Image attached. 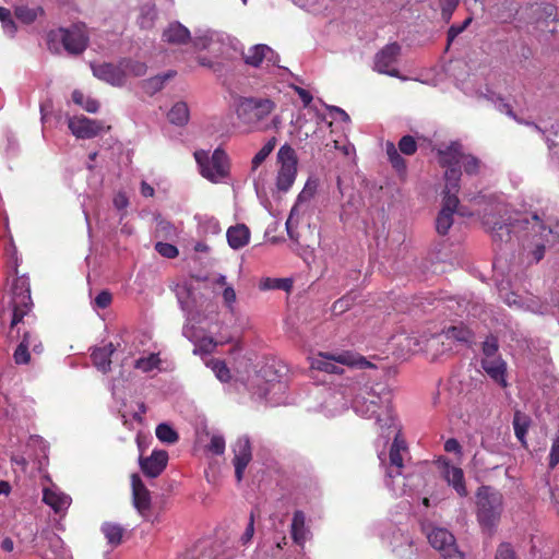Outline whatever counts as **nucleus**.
<instances>
[{"label":"nucleus","mask_w":559,"mask_h":559,"mask_svg":"<svg viewBox=\"0 0 559 559\" xmlns=\"http://www.w3.org/2000/svg\"><path fill=\"white\" fill-rule=\"evenodd\" d=\"M270 99L242 98L237 107L238 119L250 130H263L262 121L274 110Z\"/></svg>","instance_id":"obj_5"},{"label":"nucleus","mask_w":559,"mask_h":559,"mask_svg":"<svg viewBox=\"0 0 559 559\" xmlns=\"http://www.w3.org/2000/svg\"><path fill=\"white\" fill-rule=\"evenodd\" d=\"M31 353L39 355L43 353V344L38 340V335L34 330H25L22 340L14 350L13 358L17 365L28 364L31 361Z\"/></svg>","instance_id":"obj_11"},{"label":"nucleus","mask_w":559,"mask_h":559,"mask_svg":"<svg viewBox=\"0 0 559 559\" xmlns=\"http://www.w3.org/2000/svg\"><path fill=\"white\" fill-rule=\"evenodd\" d=\"M32 308L33 300L31 297L29 280L25 275L16 276L12 282L10 292L2 299L0 319L2 322L7 319L10 321L11 333L15 329L20 333L21 328L19 324H25L23 319L29 313Z\"/></svg>","instance_id":"obj_2"},{"label":"nucleus","mask_w":559,"mask_h":559,"mask_svg":"<svg viewBox=\"0 0 559 559\" xmlns=\"http://www.w3.org/2000/svg\"><path fill=\"white\" fill-rule=\"evenodd\" d=\"M0 21L3 24V28L10 32L15 29L14 21L12 20L11 12L4 7H0Z\"/></svg>","instance_id":"obj_55"},{"label":"nucleus","mask_w":559,"mask_h":559,"mask_svg":"<svg viewBox=\"0 0 559 559\" xmlns=\"http://www.w3.org/2000/svg\"><path fill=\"white\" fill-rule=\"evenodd\" d=\"M233 464L235 466V476L238 483L243 478V473L252 460L251 444L248 438L238 439L234 447Z\"/></svg>","instance_id":"obj_20"},{"label":"nucleus","mask_w":559,"mask_h":559,"mask_svg":"<svg viewBox=\"0 0 559 559\" xmlns=\"http://www.w3.org/2000/svg\"><path fill=\"white\" fill-rule=\"evenodd\" d=\"M293 287V282L289 278H271L265 277L260 283V288L262 290L269 289H282V290H290Z\"/></svg>","instance_id":"obj_39"},{"label":"nucleus","mask_w":559,"mask_h":559,"mask_svg":"<svg viewBox=\"0 0 559 559\" xmlns=\"http://www.w3.org/2000/svg\"><path fill=\"white\" fill-rule=\"evenodd\" d=\"M512 425L515 437L522 445L526 447V433L531 425V418L526 414L516 411L513 416Z\"/></svg>","instance_id":"obj_31"},{"label":"nucleus","mask_w":559,"mask_h":559,"mask_svg":"<svg viewBox=\"0 0 559 559\" xmlns=\"http://www.w3.org/2000/svg\"><path fill=\"white\" fill-rule=\"evenodd\" d=\"M277 140L275 136H272L253 156L251 162L252 170H257L258 167L267 158V156L272 153L274 147L276 146Z\"/></svg>","instance_id":"obj_37"},{"label":"nucleus","mask_w":559,"mask_h":559,"mask_svg":"<svg viewBox=\"0 0 559 559\" xmlns=\"http://www.w3.org/2000/svg\"><path fill=\"white\" fill-rule=\"evenodd\" d=\"M559 463V441L554 439L549 453V467L555 468Z\"/></svg>","instance_id":"obj_57"},{"label":"nucleus","mask_w":559,"mask_h":559,"mask_svg":"<svg viewBox=\"0 0 559 559\" xmlns=\"http://www.w3.org/2000/svg\"><path fill=\"white\" fill-rule=\"evenodd\" d=\"M417 142L412 135H404L399 141V150L402 154L412 156L417 152Z\"/></svg>","instance_id":"obj_45"},{"label":"nucleus","mask_w":559,"mask_h":559,"mask_svg":"<svg viewBox=\"0 0 559 559\" xmlns=\"http://www.w3.org/2000/svg\"><path fill=\"white\" fill-rule=\"evenodd\" d=\"M68 127L79 139H92L102 131L103 124L85 116L72 117L68 120Z\"/></svg>","instance_id":"obj_17"},{"label":"nucleus","mask_w":559,"mask_h":559,"mask_svg":"<svg viewBox=\"0 0 559 559\" xmlns=\"http://www.w3.org/2000/svg\"><path fill=\"white\" fill-rule=\"evenodd\" d=\"M38 13H43L41 8L32 9L27 7H20L15 10L16 17L26 24L33 23L37 19Z\"/></svg>","instance_id":"obj_42"},{"label":"nucleus","mask_w":559,"mask_h":559,"mask_svg":"<svg viewBox=\"0 0 559 559\" xmlns=\"http://www.w3.org/2000/svg\"><path fill=\"white\" fill-rule=\"evenodd\" d=\"M100 531L104 534L105 538L107 539V543L111 547H117L122 543L124 528L120 524L112 523V522H105L102 525Z\"/></svg>","instance_id":"obj_32"},{"label":"nucleus","mask_w":559,"mask_h":559,"mask_svg":"<svg viewBox=\"0 0 559 559\" xmlns=\"http://www.w3.org/2000/svg\"><path fill=\"white\" fill-rule=\"evenodd\" d=\"M243 61L253 68H260L263 63L277 66L280 56L267 45L258 44L248 49V52L243 55Z\"/></svg>","instance_id":"obj_12"},{"label":"nucleus","mask_w":559,"mask_h":559,"mask_svg":"<svg viewBox=\"0 0 559 559\" xmlns=\"http://www.w3.org/2000/svg\"><path fill=\"white\" fill-rule=\"evenodd\" d=\"M447 340L456 341L463 344H469L473 341V332L464 324L452 325L443 331Z\"/></svg>","instance_id":"obj_33"},{"label":"nucleus","mask_w":559,"mask_h":559,"mask_svg":"<svg viewBox=\"0 0 559 559\" xmlns=\"http://www.w3.org/2000/svg\"><path fill=\"white\" fill-rule=\"evenodd\" d=\"M43 502L47 504L55 514L63 518L72 503V499L69 495L63 492L57 486L45 487L43 489Z\"/></svg>","instance_id":"obj_15"},{"label":"nucleus","mask_w":559,"mask_h":559,"mask_svg":"<svg viewBox=\"0 0 559 559\" xmlns=\"http://www.w3.org/2000/svg\"><path fill=\"white\" fill-rule=\"evenodd\" d=\"M297 93L305 106H308L312 102V95L307 90L298 87Z\"/></svg>","instance_id":"obj_63"},{"label":"nucleus","mask_w":559,"mask_h":559,"mask_svg":"<svg viewBox=\"0 0 559 559\" xmlns=\"http://www.w3.org/2000/svg\"><path fill=\"white\" fill-rule=\"evenodd\" d=\"M40 537L45 542L43 546L47 548L40 554L43 559H61L63 557V540L59 535L50 530H46L41 532Z\"/></svg>","instance_id":"obj_23"},{"label":"nucleus","mask_w":559,"mask_h":559,"mask_svg":"<svg viewBox=\"0 0 559 559\" xmlns=\"http://www.w3.org/2000/svg\"><path fill=\"white\" fill-rule=\"evenodd\" d=\"M353 406L357 414L376 419V425L382 437L389 438L394 432L395 418L391 404V394L385 388L381 392L370 389L364 395H357L353 401Z\"/></svg>","instance_id":"obj_1"},{"label":"nucleus","mask_w":559,"mask_h":559,"mask_svg":"<svg viewBox=\"0 0 559 559\" xmlns=\"http://www.w3.org/2000/svg\"><path fill=\"white\" fill-rule=\"evenodd\" d=\"M444 451L461 454L462 447L456 439L450 438L444 442Z\"/></svg>","instance_id":"obj_59"},{"label":"nucleus","mask_w":559,"mask_h":559,"mask_svg":"<svg viewBox=\"0 0 559 559\" xmlns=\"http://www.w3.org/2000/svg\"><path fill=\"white\" fill-rule=\"evenodd\" d=\"M460 204L457 197L442 198V207L436 218V230L439 235L445 236L453 225V215Z\"/></svg>","instance_id":"obj_16"},{"label":"nucleus","mask_w":559,"mask_h":559,"mask_svg":"<svg viewBox=\"0 0 559 559\" xmlns=\"http://www.w3.org/2000/svg\"><path fill=\"white\" fill-rule=\"evenodd\" d=\"M114 205L117 210L121 211L129 205V199L123 192H118L114 198Z\"/></svg>","instance_id":"obj_58"},{"label":"nucleus","mask_w":559,"mask_h":559,"mask_svg":"<svg viewBox=\"0 0 559 559\" xmlns=\"http://www.w3.org/2000/svg\"><path fill=\"white\" fill-rule=\"evenodd\" d=\"M464 153L462 152V145L457 142H453L443 150H438V162L442 168L461 167L462 158Z\"/></svg>","instance_id":"obj_26"},{"label":"nucleus","mask_w":559,"mask_h":559,"mask_svg":"<svg viewBox=\"0 0 559 559\" xmlns=\"http://www.w3.org/2000/svg\"><path fill=\"white\" fill-rule=\"evenodd\" d=\"M154 192H155L154 188L151 185H148L145 181H142V183H141V194L143 197H146V198L153 197Z\"/></svg>","instance_id":"obj_64"},{"label":"nucleus","mask_w":559,"mask_h":559,"mask_svg":"<svg viewBox=\"0 0 559 559\" xmlns=\"http://www.w3.org/2000/svg\"><path fill=\"white\" fill-rule=\"evenodd\" d=\"M280 169L276 177V187L281 191H288L297 175V155L289 144H284L277 152Z\"/></svg>","instance_id":"obj_8"},{"label":"nucleus","mask_w":559,"mask_h":559,"mask_svg":"<svg viewBox=\"0 0 559 559\" xmlns=\"http://www.w3.org/2000/svg\"><path fill=\"white\" fill-rule=\"evenodd\" d=\"M207 366H211L216 378L222 382H228L231 379L230 370L224 360L212 359Z\"/></svg>","instance_id":"obj_41"},{"label":"nucleus","mask_w":559,"mask_h":559,"mask_svg":"<svg viewBox=\"0 0 559 559\" xmlns=\"http://www.w3.org/2000/svg\"><path fill=\"white\" fill-rule=\"evenodd\" d=\"M228 245L235 249H241L249 243L250 229L245 224H237L227 229Z\"/></svg>","instance_id":"obj_27"},{"label":"nucleus","mask_w":559,"mask_h":559,"mask_svg":"<svg viewBox=\"0 0 559 559\" xmlns=\"http://www.w3.org/2000/svg\"><path fill=\"white\" fill-rule=\"evenodd\" d=\"M190 39L189 29L182 24L175 22L170 23L163 32V40L173 45H183Z\"/></svg>","instance_id":"obj_28"},{"label":"nucleus","mask_w":559,"mask_h":559,"mask_svg":"<svg viewBox=\"0 0 559 559\" xmlns=\"http://www.w3.org/2000/svg\"><path fill=\"white\" fill-rule=\"evenodd\" d=\"M155 433L157 439L163 443L174 444L179 440L178 432L166 423L157 425Z\"/></svg>","instance_id":"obj_35"},{"label":"nucleus","mask_w":559,"mask_h":559,"mask_svg":"<svg viewBox=\"0 0 559 559\" xmlns=\"http://www.w3.org/2000/svg\"><path fill=\"white\" fill-rule=\"evenodd\" d=\"M112 295L108 290H102L94 299L95 306L99 309H105L110 306Z\"/></svg>","instance_id":"obj_54"},{"label":"nucleus","mask_w":559,"mask_h":559,"mask_svg":"<svg viewBox=\"0 0 559 559\" xmlns=\"http://www.w3.org/2000/svg\"><path fill=\"white\" fill-rule=\"evenodd\" d=\"M461 167H452L448 168L444 171V189L442 191L443 198L447 197H457V193L460 191V181H461Z\"/></svg>","instance_id":"obj_30"},{"label":"nucleus","mask_w":559,"mask_h":559,"mask_svg":"<svg viewBox=\"0 0 559 559\" xmlns=\"http://www.w3.org/2000/svg\"><path fill=\"white\" fill-rule=\"evenodd\" d=\"M116 350L117 348L111 342L94 347L91 353L94 367L103 373H108L111 370V356Z\"/></svg>","instance_id":"obj_25"},{"label":"nucleus","mask_w":559,"mask_h":559,"mask_svg":"<svg viewBox=\"0 0 559 559\" xmlns=\"http://www.w3.org/2000/svg\"><path fill=\"white\" fill-rule=\"evenodd\" d=\"M223 298L227 305H233L236 300L235 289L230 286L226 287L223 292Z\"/></svg>","instance_id":"obj_61"},{"label":"nucleus","mask_w":559,"mask_h":559,"mask_svg":"<svg viewBox=\"0 0 559 559\" xmlns=\"http://www.w3.org/2000/svg\"><path fill=\"white\" fill-rule=\"evenodd\" d=\"M93 74L111 85L121 86L126 82V71L122 69V63L114 64L104 62L102 64L92 66Z\"/></svg>","instance_id":"obj_19"},{"label":"nucleus","mask_w":559,"mask_h":559,"mask_svg":"<svg viewBox=\"0 0 559 559\" xmlns=\"http://www.w3.org/2000/svg\"><path fill=\"white\" fill-rule=\"evenodd\" d=\"M483 224L490 229L493 241L507 242L511 239V218L502 215L499 218L495 213H485Z\"/></svg>","instance_id":"obj_13"},{"label":"nucleus","mask_w":559,"mask_h":559,"mask_svg":"<svg viewBox=\"0 0 559 559\" xmlns=\"http://www.w3.org/2000/svg\"><path fill=\"white\" fill-rule=\"evenodd\" d=\"M160 365V359L158 354L152 353L147 357H141L135 360L134 368L143 371V372H150L156 368H158Z\"/></svg>","instance_id":"obj_40"},{"label":"nucleus","mask_w":559,"mask_h":559,"mask_svg":"<svg viewBox=\"0 0 559 559\" xmlns=\"http://www.w3.org/2000/svg\"><path fill=\"white\" fill-rule=\"evenodd\" d=\"M442 475L449 486L455 490L460 497H466L468 495L464 472L461 467L451 465L449 462H444Z\"/></svg>","instance_id":"obj_24"},{"label":"nucleus","mask_w":559,"mask_h":559,"mask_svg":"<svg viewBox=\"0 0 559 559\" xmlns=\"http://www.w3.org/2000/svg\"><path fill=\"white\" fill-rule=\"evenodd\" d=\"M170 123L182 127L189 121V108L185 102L176 103L167 114Z\"/></svg>","instance_id":"obj_34"},{"label":"nucleus","mask_w":559,"mask_h":559,"mask_svg":"<svg viewBox=\"0 0 559 559\" xmlns=\"http://www.w3.org/2000/svg\"><path fill=\"white\" fill-rule=\"evenodd\" d=\"M386 155L392 167L399 173L406 171V162L392 142L386 143Z\"/></svg>","instance_id":"obj_38"},{"label":"nucleus","mask_w":559,"mask_h":559,"mask_svg":"<svg viewBox=\"0 0 559 559\" xmlns=\"http://www.w3.org/2000/svg\"><path fill=\"white\" fill-rule=\"evenodd\" d=\"M336 362L349 367H358L360 369L374 367V365L368 361L365 357L352 352H343L336 356L320 354V357L312 362V367L328 373H341L342 369L336 365Z\"/></svg>","instance_id":"obj_7"},{"label":"nucleus","mask_w":559,"mask_h":559,"mask_svg":"<svg viewBox=\"0 0 559 559\" xmlns=\"http://www.w3.org/2000/svg\"><path fill=\"white\" fill-rule=\"evenodd\" d=\"M461 164L467 175H476L479 170V159L475 156L464 154Z\"/></svg>","instance_id":"obj_50"},{"label":"nucleus","mask_w":559,"mask_h":559,"mask_svg":"<svg viewBox=\"0 0 559 559\" xmlns=\"http://www.w3.org/2000/svg\"><path fill=\"white\" fill-rule=\"evenodd\" d=\"M472 17L466 19L461 25H452L448 31V46L469 25Z\"/></svg>","instance_id":"obj_53"},{"label":"nucleus","mask_w":559,"mask_h":559,"mask_svg":"<svg viewBox=\"0 0 559 559\" xmlns=\"http://www.w3.org/2000/svg\"><path fill=\"white\" fill-rule=\"evenodd\" d=\"M545 246L543 243L536 245L534 250L532 251V257L534 262H539L545 255Z\"/></svg>","instance_id":"obj_62"},{"label":"nucleus","mask_w":559,"mask_h":559,"mask_svg":"<svg viewBox=\"0 0 559 559\" xmlns=\"http://www.w3.org/2000/svg\"><path fill=\"white\" fill-rule=\"evenodd\" d=\"M426 535L429 544L438 550L443 559H465V555L456 545L454 535L443 527H427Z\"/></svg>","instance_id":"obj_9"},{"label":"nucleus","mask_w":559,"mask_h":559,"mask_svg":"<svg viewBox=\"0 0 559 559\" xmlns=\"http://www.w3.org/2000/svg\"><path fill=\"white\" fill-rule=\"evenodd\" d=\"M317 185L314 182L308 181L301 192L298 195V203L310 201L316 194Z\"/></svg>","instance_id":"obj_52"},{"label":"nucleus","mask_w":559,"mask_h":559,"mask_svg":"<svg viewBox=\"0 0 559 559\" xmlns=\"http://www.w3.org/2000/svg\"><path fill=\"white\" fill-rule=\"evenodd\" d=\"M498 349H499V344H498L497 337L493 335L488 336L485 340V342L483 343V347H481L484 358L500 357L499 355H497Z\"/></svg>","instance_id":"obj_44"},{"label":"nucleus","mask_w":559,"mask_h":559,"mask_svg":"<svg viewBox=\"0 0 559 559\" xmlns=\"http://www.w3.org/2000/svg\"><path fill=\"white\" fill-rule=\"evenodd\" d=\"M132 502L138 512L144 515L151 509V492L138 474L131 475Z\"/></svg>","instance_id":"obj_21"},{"label":"nucleus","mask_w":559,"mask_h":559,"mask_svg":"<svg viewBox=\"0 0 559 559\" xmlns=\"http://www.w3.org/2000/svg\"><path fill=\"white\" fill-rule=\"evenodd\" d=\"M155 250L164 258L167 259H175L178 254V248L171 243L168 242H157L155 245Z\"/></svg>","instance_id":"obj_47"},{"label":"nucleus","mask_w":559,"mask_h":559,"mask_svg":"<svg viewBox=\"0 0 559 559\" xmlns=\"http://www.w3.org/2000/svg\"><path fill=\"white\" fill-rule=\"evenodd\" d=\"M441 15L445 22L451 20V16L459 5V0H439Z\"/></svg>","instance_id":"obj_48"},{"label":"nucleus","mask_w":559,"mask_h":559,"mask_svg":"<svg viewBox=\"0 0 559 559\" xmlns=\"http://www.w3.org/2000/svg\"><path fill=\"white\" fill-rule=\"evenodd\" d=\"M495 559H518V557L511 544L501 543L497 548Z\"/></svg>","instance_id":"obj_51"},{"label":"nucleus","mask_w":559,"mask_h":559,"mask_svg":"<svg viewBox=\"0 0 559 559\" xmlns=\"http://www.w3.org/2000/svg\"><path fill=\"white\" fill-rule=\"evenodd\" d=\"M72 100L74 104L81 106L87 112H96L99 108V103L95 98L85 96L83 92L75 90L72 93Z\"/></svg>","instance_id":"obj_36"},{"label":"nucleus","mask_w":559,"mask_h":559,"mask_svg":"<svg viewBox=\"0 0 559 559\" xmlns=\"http://www.w3.org/2000/svg\"><path fill=\"white\" fill-rule=\"evenodd\" d=\"M173 74L168 73L164 76H154L143 82V88L147 94H155L160 91L164 86V83L167 79H169Z\"/></svg>","instance_id":"obj_43"},{"label":"nucleus","mask_w":559,"mask_h":559,"mask_svg":"<svg viewBox=\"0 0 559 559\" xmlns=\"http://www.w3.org/2000/svg\"><path fill=\"white\" fill-rule=\"evenodd\" d=\"M407 447L404 440L400 439L399 433L395 436L393 443L391 444L389 452V463L382 461V464L385 466L386 476L389 478H395L402 475V469L404 467L402 451H406Z\"/></svg>","instance_id":"obj_18"},{"label":"nucleus","mask_w":559,"mask_h":559,"mask_svg":"<svg viewBox=\"0 0 559 559\" xmlns=\"http://www.w3.org/2000/svg\"><path fill=\"white\" fill-rule=\"evenodd\" d=\"M207 450L215 455H222L225 452L224 437L219 435H213L207 445Z\"/></svg>","instance_id":"obj_49"},{"label":"nucleus","mask_w":559,"mask_h":559,"mask_svg":"<svg viewBox=\"0 0 559 559\" xmlns=\"http://www.w3.org/2000/svg\"><path fill=\"white\" fill-rule=\"evenodd\" d=\"M253 534H254V512L252 511L249 516L248 525L240 538L242 545L248 544L252 539Z\"/></svg>","instance_id":"obj_56"},{"label":"nucleus","mask_w":559,"mask_h":559,"mask_svg":"<svg viewBox=\"0 0 559 559\" xmlns=\"http://www.w3.org/2000/svg\"><path fill=\"white\" fill-rule=\"evenodd\" d=\"M88 34L84 24H74L69 28L60 27L48 33V47L58 51L57 44H61L64 50L74 56L85 51L88 46Z\"/></svg>","instance_id":"obj_4"},{"label":"nucleus","mask_w":559,"mask_h":559,"mask_svg":"<svg viewBox=\"0 0 559 559\" xmlns=\"http://www.w3.org/2000/svg\"><path fill=\"white\" fill-rule=\"evenodd\" d=\"M168 463V453L165 450H154L150 456H140L141 472L150 478L158 477Z\"/></svg>","instance_id":"obj_14"},{"label":"nucleus","mask_w":559,"mask_h":559,"mask_svg":"<svg viewBox=\"0 0 559 559\" xmlns=\"http://www.w3.org/2000/svg\"><path fill=\"white\" fill-rule=\"evenodd\" d=\"M481 368L501 388H507V362L501 358H483L480 361Z\"/></svg>","instance_id":"obj_22"},{"label":"nucleus","mask_w":559,"mask_h":559,"mask_svg":"<svg viewBox=\"0 0 559 559\" xmlns=\"http://www.w3.org/2000/svg\"><path fill=\"white\" fill-rule=\"evenodd\" d=\"M217 343L212 337H204L200 343V350L210 354L216 347Z\"/></svg>","instance_id":"obj_60"},{"label":"nucleus","mask_w":559,"mask_h":559,"mask_svg":"<svg viewBox=\"0 0 559 559\" xmlns=\"http://www.w3.org/2000/svg\"><path fill=\"white\" fill-rule=\"evenodd\" d=\"M122 69L127 73L133 74L134 76H143L146 73V64L140 61H123Z\"/></svg>","instance_id":"obj_46"},{"label":"nucleus","mask_w":559,"mask_h":559,"mask_svg":"<svg viewBox=\"0 0 559 559\" xmlns=\"http://www.w3.org/2000/svg\"><path fill=\"white\" fill-rule=\"evenodd\" d=\"M308 530L306 527V516L305 513L300 510L294 512L292 525H290V534L294 543L299 546H304L306 542Z\"/></svg>","instance_id":"obj_29"},{"label":"nucleus","mask_w":559,"mask_h":559,"mask_svg":"<svg viewBox=\"0 0 559 559\" xmlns=\"http://www.w3.org/2000/svg\"><path fill=\"white\" fill-rule=\"evenodd\" d=\"M194 158L200 166L201 175L213 182L223 179L228 174V156L222 148H216L211 157L205 151H197Z\"/></svg>","instance_id":"obj_6"},{"label":"nucleus","mask_w":559,"mask_h":559,"mask_svg":"<svg viewBox=\"0 0 559 559\" xmlns=\"http://www.w3.org/2000/svg\"><path fill=\"white\" fill-rule=\"evenodd\" d=\"M401 53V46L397 43H390L379 50L374 56L373 70L389 76L403 79L400 71L394 68Z\"/></svg>","instance_id":"obj_10"},{"label":"nucleus","mask_w":559,"mask_h":559,"mask_svg":"<svg viewBox=\"0 0 559 559\" xmlns=\"http://www.w3.org/2000/svg\"><path fill=\"white\" fill-rule=\"evenodd\" d=\"M477 520L488 530H493L501 518L503 509V496L490 486H480L476 492Z\"/></svg>","instance_id":"obj_3"}]
</instances>
